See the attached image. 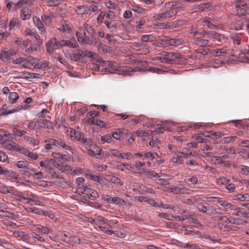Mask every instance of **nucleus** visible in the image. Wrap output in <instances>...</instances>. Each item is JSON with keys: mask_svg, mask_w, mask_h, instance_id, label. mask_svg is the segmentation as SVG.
<instances>
[{"mask_svg": "<svg viewBox=\"0 0 249 249\" xmlns=\"http://www.w3.org/2000/svg\"><path fill=\"white\" fill-rule=\"evenodd\" d=\"M92 63L91 64L99 65L102 67H105L107 64L108 65H110L111 69L115 72L117 71H124L126 68L125 67L119 66L116 65H114L111 62L106 61L103 60L100 57H99L98 55L96 54V56L93 57L91 60Z\"/></svg>", "mask_w": 249, "mask_h": 249, "instance_id": "1", "label": "nucleus"}, {"mask_svg": "<svg viewBox=\"0 0 249 249\" xmlns=\"http://www.w3.org/2000/svg\"><path fill=\"white\" fill-rule=\"evenodd\" d=\"M234 5L237 14L239 16H244L249 13V5L244 1L236 0L234 2Z\"/></svg>", "mask_w": 249, "mask_h": 249, "instance_id": "2", "label": "nucleus"}, {"mask_svg": "<svg viewBox=\"0 0 249 249\" xmlns=\"http://www.w3.org/2000/svg\"><path fill=\"white\" fill-rule=\"evenodd\" d=\"M76 36L78 42L82 44H89L91 42L89 36L86 35L82 27H79L76 32Z\"/></svg>", "mask_w": 249, "mask_h": 249, "instance_id": "3", "label": "nucleus"}, {"mask_svg": "<svg viewBox=\"0 0 249 249\" xmlns=\"http://www.w3.org/2000/svg\"><path fill=\"white\" fill-rule=\"evenodd\" d=\"M59 45L60 43H59L58 39L53 37L51 38L47 43V52L49 54H52L55 50L60 48Z\"/></svg>", "mask_w": 249, "mask_h": 249, "instance_id": "4", "label": "nucleus"}, {"mask_svg": "<svg viewBox=\"0 0 249 249\" xmlns=\"http://www.w3.org/2000/svg\"><path fill=\"white\" fill-rule=\"evenodd\" d=\"M51 162H55V160L53 159L46 160H44L41 161L39 162V165L41 167L44 168L49 171V173L52 175L53 177L56 178H59V176L55 173V172L51 167L50 163Z\"/></svg>", "mask_w": 249, "mask_h": 249, "instance_id": "5", "label": "nucleus"}, {"mask_svg": "<svg viewBox=\"0 0 249 249\" xmlns=\"http://www.w3.org/2000/svg\"><path fill=\"white\" fill-rule=\"evenodd\" d=\"M166 58H163L162 62L169 63L172 61L182 58V55L178 52H166L165 53Z\"/></svg>", "mask_w": 249, "mask_h": 249, "instance_id": "6", "label": "nucleus"}, {"mask_svg": "<svg viewBox=\"0 0 249 249\" xmlns=\"http://www.w3.org/2000/svg\"><path fill=\"white\" fill-rule=\"evenodd\" d=\"M189 32L191 35L197 39V40L201 39L202 38L205 37V35L208 36V32L198 30L195 28L190 29Z\"/></svg>", "mask_w": 249, "mask_h": 249, "instance_id": "7", "label": "nucleus"}, {"mask_svg": "<svg viewBox=\"0 0 249 249\" xmlns=\"http://www.w3.org/2000/svg\"><path fill=\"white\" fill-rule=\"evenodd\" d=\"M27 203L31 205H38L43 206L44 204L41 200V198L37 195L31 194L28 197Z\"/></svg>", "mask_w": 249, "mask_h": 249, "instance_id": "8", "label": "nucleus"}, {"mask_svg": "<svg viewBox=\"0 0 249 249\" xmlns=\"http://www.w3.org/2000/svg\"><path fill=\"white\" fill-rule=\"evenodd\" d=\"M80 192L88 197H92L96 198L99 197V195L95 190L86 185L82 190H80Z\"/></svg>", "mask_w": 249, "mask_h": 249, "instance_id": "9", "label": "nucleus"}, {"mask_svg": "<svg viewBox=\"0 0 249 249\" xmlns=\"http://www.w3.org/2000/svg\"><path fill=\"white\" fill-rule=\"evenodd\" d=\"M57 30L62 33L68 34L71 31V28L70 24L65 21H61L60 24L56 26Z\"/></svg>", "mask_w": 249, "mask_h": 249, "instance_id": "10", "label": "nucleus"}, {"mask_svg": "<svg viewBox=\"0 0 249 249\" xmlns=\"http://www.w3.org/2000/svg\"><path fill=\"white\" fill-rule=\"evenodd\" d=\"M173 14L174 12L171 10H167L162 13L156 14L153 18L155 20L162 21L167 18L172 17Z\"/></svg>", "mask_w": 249, "mask_h": 249, "instance_id": "11", "label": "nucleus"}, {"mask_svg": "<svg viewBox=\"0 0 249 249\" xmlns=\"http://www.w3.org/2000/svg\"><path fill=\"white\" fill-rule=\"evenodd\" d=\"M16 53V52L12 50L2 51L0 53V59L3 61H7L11 56L15 55Z\"/></svg>", "mask_w": 249, "mask_h": 249, "instance_id": "12", "label": "nucleus"}, {"mask_svg": "<svg viewBox=\"0 0 249 249\" xmlns=\"http://www.w3.org/2000/svg\"><path fill=\"white\" fill-rule=\"evenodd\" d=\"M60 43L59 46L61 47L67 46L71 48H76L78 46V44L75 42L74 38L72 40L58 39Z\"/></svg>", "mask_w": 249, "mask_h": 249, "instance_id": "13", "label": "nucleus"}, {"mask_svg": "<svg viewBox=\"0 0 249 249\" xmlns=\"http://www.w3.org/2000/svg\"><path fill=\"white\" fill-rule=\"evenodd\" d=\"M172 123L170 121H165L164 124H157V129L156 132L158 133H163L165 130L170 131L171 128L169 125L171 124Z\"/></svg>", "mask_w": 249, "mask_h": 249, "instance_id": "14", "label": "nucleus"}, {"mask_svg": "<svg viewBox=\"0 0 249 249\" xmlns=\"http://www.w3.org/2000/svg\"><path fill=\"white\" fill-rule=\"evenodd\" d=\"M56 145H57L59 148H61L62 149L65 150H69L72 153H74L75 152L74 148L67 144L62 139L58 137L56 138Z\"/></svg>", "mask_w": 249, "mask_h": 249, "instance_id": "15", "label": "nucleus"}, {"mask_svg": "<svg viewBox=\"0 0 249 249\" xmlns=\"http://www.w3.org/2000/svg\"><path fill=\"white\" fill-rule=\"evenodd\" d=\"M208 36L213 38L214 40H216L218 42H221L223 40L225 39L224 35L217 33L214 31L208 32Z\"/></svg>", "mask_w": 249, "mask_h": 249, "instance_id": "16", "label": "nucleus"}, {"mask_svg": "<svg viewBox=\"0 0 249 249\" xmlns=\"http://www.w3.org/2000/svg\"><path fill=\"white\" fill-rule=\"evenodd\" d=\"M104 23L108 30L110 33H116L118 31L117 24L112 22V20H106Z\"/></svg>", "mask_w": 249, "mask_h": 249, "instance_id": "17", "label": "nucleus"}, {"mask_svg": "<svg viewBox=\"0 0 249 249\" xmlns=\"http://www.w3.org/2000/svg\"><path fill=\"white\" fill-rule=\"evenodd\" d=\"M33 21L39 31L40 33L42 35L44 34L45 33V29L42 22L43 21L37 17H35L33 18Z\"/></svg>", "mask_w": 249, "mask_h": 249, "instance_id": "18", "label": "nucleus"}, {"mask_svg": "<svg viewBox=\"0 0 249 249\" xmlns=\"http://www.w3.org/2000/svg\"><path fill=\"white\" fill-rule=\"evenodd\" d=\"M50 68L51 66L50 63L46 60H37V63L34 65V69H45Z\"/></svg>", "mask_w": 249, "mask_h": 249, "instance_id": "19", "label": "nucleus"}, {"mask_svg": "<svg viewBox=\"0 0 249 249\" xmlns=\"http://www.w3.org/2000/svg\"><path fill=\"white\" fill-rule=\"evenodd\" d=\"M12 234L14 237L20 238L25 241H29L31 239L30 236L23 231H14Z\"/></svg>", "mask_w": 249, "mask_h": 249, "instance_id": "20", "label": "nucleus"}, {"mask_svg": "<svg viewBox=\"0 0 249 249\" xmlns=\"http://www.w3.org/2000/svg\"><path fill=\"white\" fill-rule=\"evenodd\" d=\"M44 142L45 149L47 150H51L53 146L56 145V138H48Z\"/></svg>", "mask_w": 249, "mask_h": 249, "instance_id": "21", "label": "nucleus"}, {"mask_svg": "<svg viewBox=\"0 0 249 249\" xmlns=\"http://www.w3.org/2000/svg\"><path fill=\"white\" fill-rule=\"evenodd\" d=\"M112 137L109 134L104 135L103 136L99 135L97 137V141L98 142L101 144H104L106 143H110L112 141Z\"/></svg>", "mask_w": 249, "mask_h": 249, "instance_id": "22", "label": "nucleus"}, {"mask_svg": "<svg viewBox=\"0 0 249 249\" xmlns=\"http://www.w3.org/2000/svg\"><path fill=\"white\" fill-rule=\"evenodd\" d=\"M196 44L202 47H211L213 45V43L209 39H198L196 41Z\"/></svg>", "mask_w": 249, "mask_h": 249, "instance_id": "23", "label": "nucleus"}, {"mask_svg": "<svg viewBox=\"0 0 249 249\" xmlns=\"http://www.w3.org/2000/svg\"><path fill=\"white\" fill-rule=\"evenodd\" d=\"M87 124L88 125H94L97 126H99L101 128H105L106 124L104 122L102 121H100L97 119L96 120H90L89 121H87Z\"/></svg>", "mask_w": 249, "mask_h": 249, "instance_id": "24", "label": "nucleus"}, {"mask_svg": "<svg viewBox=\"0 0 249 249\" xmlns=\"http://www.w3.org/2000/svg\"><path fill=\"white\" fill-rule=\"evenodd\" d=\"M167 41L168 45L175 46H179L184 42V40L181 38H170L167 39Z\"/></svg>", "mask_w": 249, "mask_h": 249, "instance_id": "25", "label": "nucleus"}, {"mask_svg": "<svg viewBox=\"0 0 249 249\" xmlns=\"http://www.w3.org/2000/svg\"><path fill=\"white\" fill-rule=\"evenodd\" d=\"M31 17V11L28 8H22L20 11V18L23 20L28 19Z\"/></svg>", "mask_w": 249, "mask_h": 249, "instance_id": "26", "label": "nucleus"}, {"mask_svg": "<svg viewBox=\"0 0 249 249\" xmlns=\"http://www.w3.org/2000/svg\"><path fill=\"white\" fill-rule=\"evenodd\" d=\"M27 126L29 130H36L37 132V130L40 128L39 120L37 121H31L28 124Z\"/></svg>", "mask_w": 249, "mask_h": 249, "instance_id": "27", "label": "nucleus"}, {"mask_svg": "<svg viewBox=\"0 0 249 249\" xmlns=\"http://www.w3.org/2000/svg\"><path fill=\"white\" fill-rule=\"evenodd\" d=\"M57 168L59 170L67 174L71 173L72 171L71 166L64 165L62 163L58 164L57 165Z\"/></svg>", "mask_w": 249, "mask_h": 249, "instance_id": "28", "label": "nucleus"}, {"mask_svg": "<svg viewBox=\"0 0 249 249\" xmlns=\"http://www.w3.org/2000/svg\"><path fill=\"white\" fill-rule=\"evenodd\" d=\"M19 98V95L16 92H11L9 93L8 96V102L13 104L15 103Z\"/></svg>", "mask_w": 249, "mask_h": 249, "instance_id": "29", "label": "nucleus"}, {"mask_svg": "<svg viewBox=\"0 0 249 249\" xmlns=\"http://www.w3.org/2000/svg\"><path fill=\"white\" fill-rule=\"evenodd\" d=\"M158 157V155L156 152H148L143 153V160L146 159L153 160Z\"/></svg>", "mask_w": 249, "mask_h": 249, "instance_id": "30", "label": "nucleus"}, {"mask_svg": "<svg viewBox=\"0 0 249 249\" xmlns=\"http://www.w3.org/2000/svg\"><path fill=\"white\" fill-rule=\"evenodd\" d=\"M39 124L40 128H52V124L51 122L50 121L45 119H40Z\"/></svg>", "mask_w": 249, "mask_h": 249, "instance_id": "31", "label": "nucleus"}, {"mask_svg": "<svg viewBox=\"0 0 249 249\" xmlns=\"http://www.w3.org/2000/svg\"><path fill=\"white\" fill-rule=\"evenodd\" d=\"M10 136L8 132L5 131L2 129H0V142L4 143L8 140Z\"/></svg>", "mask_w": 249, "mask_h": 249, "instance_id": "32", "label": "nucleus"}, {"mask_svg": "<svg viewBox=\"0 0 249 249\" xmlns=\"http://www.w3.org/2000/svg\"><path fill=\"white\" fill-rule=\"evenodd\" d=\"M228 50L226 47L219 49H215L213 51V53L216 56H224L227 54Z\"/></svg>", "mask_w": 249, "mask_h": 249, "instance_id": "33", "label": "nucleus"}, {"mask_svg": "<svg viewBox=\"0 0 249 249\" xmlns=\"http://www.w3.org/2000/svg\"><path fill=\"white\" fill-rule=\"evenodd\" d=\"M187 218L189 223L194 224V226L196 228H199L202 227V224L198 221V220L194 216L192 215H189Z\"/></svg>", "mask_w": 249, "mask_h": 249, "instance_id": "34", "label": "nucleus"}, {"mask_svg": "<svg viewBox=\"0 0 249 249\" xmlns=\"http://www.w3.org/2000/svg\"><path fill=\"white\" fill-rule=\"evenodd\" d=\"M26 55H24L23 56L19 57L16 59L14 62V64L22 65L24 67L26 68Z\"/></svg>", "mask_w": 249, "mask_h": 249, "instance_id": "35", "label": "nucleus"}, {"mask_svg": "<svg viewBox=\"0 0 249 249\" xmlns=\"http://www.w3.org/2000/svg\"><path fill=\"white\" fill-rule=\"evenodd\" d=\"M52 156L56 159L61 160L63 162L67 161L68 160V156L65 154H61L59 153L54 152L52 154Z\"/></svg>", "mask_w": 249, "mask_h": 249, "instance_id": "36", "label": "nucleus"}, {"mask_svg": "<svg viewBox=\"0 0 249 249\" xmlns=\"http://www.w3.org/2000/svg\"><path fill=\"white\" fill-rule=\"evenodd\" d=\"M88 7L83 5L79 6H77L75 8V12H76L78 14L83 15L85 14H88L87 13Z\"/></svg>", "mask_w": 249, "mask_h": 249, "instance_id": "37", "label": "nucleus"}, {"mask_svg": "<svg viewBox=\"0 0 249 249\" xmlns=\"http://www.w3.org/2000/svg\"><path fill=\"white\" fill-rule=\"evenodd\" d=\"M111 203L118 205H124L126 204V202L119 197H113L111 200Z\"/></svg>", "mask_w": 249, "mask_h": 249, "instance_id": "38", "label": "nucleus"}, {"mask_svg": "<svg viewBox=\"0 0 249 249\" xmlns=\"http://www.w3.org/2000/svg\"><path fill=\"white\" fill-rule=\"evenodd\" d=\"M85 179L83 178H78L76 179V184L78 187L77 191L82 190L86 185L84 184Z\"/></svg>", "mask_w": 249, "mask_h": 249, "instance_id": "39", "label": "nucleus"}, {"mask_svg": "<svg viewBox=\"0 0 249 249\" xmlns=\"http://www.w3.org/2000/svg\"><path fill=\"white\" fill-rule=\"evenodd\" d=\"M0 192L3 194H13L14 191L12 187L7 186H0Z\"/></svg>", "mask_w": 249, "mask_h": 249, "instance_id": "40", "label": "nucleus"}, {"mask_svg": "<svg viewBox=\"0 0 249 249\" xmlns=\"http://www.w3.org/2000/svg\"><path fill=\"white\" fill-rule=\"evenodd\" d=\"M166 6H170V8L172 9H180L183 7V4L179 2H176L175 4H172V2H168L165 4Z\"/></svg>", "mask_w": 249, "mask_h": 249, "instance_id": "41", "label": "nucleus"}, {"mask_svg": "<svg viewBox=\"0 0 249 249\" xmlns=\"http://www.w3.org/2000/svg\"><path fill=\"white\" fill-rule=\"evenodd\" d=\"M20 22L18 18H13L9 21V28L10 29H13L16 26H18Z\"/></svg>", "mask_w": 249, "mask_h": 249, "instance_id": "42", "label": "nucleus"}, {"mask_svg": "<svg viewBox=\"0 0 249 249\" xmlns=\"http://www.w3.org/2000/svg\"><path fill=\"white\" fill-rule=\"evenodd\" d=\"M12 132L15 135L18 137L24 136L27 133L26 131L20 130L15 126L13 128Z\"/></svg>", "mask_w": 249, "mask_h": 249, "instance_id": "43", "label": "nucleus"}, {"mask_svg": "<svg viewBox=\"0 0 249 249\" xmlns=\"http://www.w3.org/2000/svg\"><path fill=\"white\" fill-rule=\"evenodd\" d=\"M175 155L176 156L173 157L171 160V161L173 163H176L178 162L180 164H183L184 163V160L181 159V158H182V155H179L178 154H176Z\"/></svg>", "mask_w": 249, "mask_h": 249, "instance_id": "44", "label": "nucleus"}, {"mask_svg": "<svg viewBox=\"0 0 249 249\" xmlns=\"http://www.w3.org/2000/svg\"><path fill=\"white\" fill-rule=\"evenodd\" d=\"M84 27L88 35L92 37L93 36V30L92 27L87 23H84Z\"/></svg>", "mask_w": 249, "mask_h": 249, "instance_id": "45", "label": "nucleus"}, {"mask_svg": "<svg viewBox=\"0 0 249 249\" xmlns=\"http://www.w3.org/2000/svg\"><path fill=\"white\" fill-rule=\"evenodd\" d=\"M30 234L33 239H36L40 242H45V240L43 237L41 236L39 234L36 233L34 231H32L30 233Z\"/></svg>", "mask_w": 249, "mask_h": 249, "instance_id": "46", "label": "nucleus"}, {"mask_svg": "<svg viewBox=\"0 0 249 249\" xmlns=\"http://www.w3.org/2000/svg\"><path fill=\"white\" fill-rule=\"evenodd\" d=\"M204 22L207 27L211 29H216L218 28L217 26L212 23L211 19L209 18H206Z\"/></svg>", "mask_w": 249, "mask_h": 249, "instance_id": "47", "label": "nucleus"}, {"mask_svg": "<svg viewBox=\"0 0 249 249\" xmlns=\"http://www.w3.org/2000/svg\"><path fill=\"white\" fill-rule=\"evenodd\" d=\"M29 211L30 212L32 213H34L39 215H46L45 212L43 210L39 209L36 207L30 208L29 209Z\"/></svg>", "mask_w": 249, "mask_h": 249, "instance_id": "48", "label": "nucleus"}, {"mask_svg": "<svg viewBox=\"0 0 249 249\" xmlns=\"http://www.w3.org/2000/svg\"><path fill=\"white\" fill-rule=\"evenodd\" d=\"M131 9L133 11L140 14L144 13L146 11V9H144L137 5H132L131 6Z\"/></svg>", "mask_w": 249, "mask_h": 249, "instance_id": "49", "label": "nucleus"}, {"mask_svg": "<svg viewBox=\"0 0 249 249\" xmlns=\"http://www.w3.org/2000/svg\"><path fill=\"white\" fill-rule=\"evenodd\" d=\"M24 139L30 144L35 145L37 144V141L36 139L34 137H31L28 136H24Z\"/></svg>", "mask_w": 249, "mask_h": 249, "instance_id": "50", "label": "nucleus"}, {"mask_svg": "<svg viewBox=\"0 0 249 249\" xmlns=\"http://www.w3.org/2000/svg\"><path fill=\"white\" fill-rule=\"evenodd\" d=\"M41 18L44 23H49L52 20V15L50 14H44L41 16Z\"/></svg>", "mask_w": 249, "mask_h": 249, "instance_id": "51", "label": "nucleus"}, {"mask_svg": "<svg viewBox=\"0 0 249 249\" xmlns=\"http://www.w3.org/2000/svg\"><path fill=\"white\" fill-rule=\"evenodd\" d=\"M231 215L242 216L245 218L249 217V213L243 212L240 210H238L236 212L233 213Z\"/></svg>", "mask_w": 249, "mask_h": 249, "instance_id": "52", "label": "nucleus"}, {"mask_svg": "<svg viewBox=\"0 0 249 249\" xmlns=\"http://www.w3.org/2000/svg\"><path fill=\"white\" fill-rule=\"evenodd\" d=\"M87 115L88 117V120L87 121H89L90 120H92V119L95 120V118L99 116V113L95 111H90L89 112Z\"/></svg>", "mask_w": 249, "mask_h": 249, "instance_id": "53", "label": "nucleus"}, {"mask_svg": "<svg viewBox=\"0 0 249 249\" xmlns=\"http://www.w3.org/2000/svg\"><path fill=\"white\" fill-rule=\"evenodd\" d=\"M37 61V59L36 58H34L31 56H26V66L28 65L31 64L32 65H35Z\"/></svg>", "mask_w": 249, "mask_h": 249, "instance_id": "54", "label": "nucleus"}, {"mask_svg": "<svg viewBox=\"0 0 249 249\" xmlns=\"http://www.w3.org/2000/svg\"><path fill=\"white\" fill-rule=\"evenodd\" d=\"M237 137L236 136H231V137H226L224 138L222 141H223V143L224 144L229 143L231 142H233L235 141Z\"/></svg>", "mask_w": 249, "mask_h": 249, "instance_id": "55", "label": "nucleus"}, {"mask_svg": "<svg viewBox=\"0 0 249 249\" xmlns=\"http://www.w3.org/2000/svg\"><path fill=\"white\" fill-rule=\"evenodd\" d=\"M238 59L240 62L249 64V58L244 53H241L239 54Z\"/></svg>", "mask_w": 249, "mask_h": 249, "instance_id": "56", "label": "nucleus"}, {"mask_svg": "<svg viewBox=\"0 0 249 249\" xmlns=\"http://www.w3.org/2000/svg\"><path fill=\"white\" fill-rule=\"evenodd\" d=\"M109 154L114 156L116 158L120 159L121 156V153L120 151L116 149H111L109 150Z\"/></svg>", "mask_w": 249, "mask_h": 249, "instance_id": "57", "label": "nucleus"}, {"mask_svg": "<svg viewBox=\"0 0 249 249\" xmlns=\"http://www.w3.org/2000/svg\"><path fill=\"white\" fill-rule=\"evenodd\" d=\"M74 140L76 141H78L81 142L82 140V139L84 137V134L80 132V131H76V133L74 135Z\"/></svg>", "mask_w": 249, "mask_h": 249, "instance_id": "58", "label": "nucleus"}, {"mask_svg": "<svg viewBox=\"0 0 249 249\" xmlns=\"http://www.w3.org/2000/svg\"><path fill=\"white\" fill-rule=\"evenodd\" d=\"M32 39H34L36 45L37 46H39L42 44V41L40 39L39 36L36 34L35 32L34 33V35H33L32 36Z\"/></svg>", "mask_w": 249, "mask_h": 249, "instance_id": "59", "label": "nucleus"}, {"mask_svg": "<svg viewBox=\"0 0 249 249\" xmlns=\"http://www.w3.org/2000/svg\"><path fill=\"white\" fill-rule=\"evenodd\" d=\"M72 241L74 243L78 244H87V240H86V239L79 238L77 237H74L72 239Z\"/></svg>", "mask_w": 249, "mask_h": 249, "instance_id": "60", "label": "nucleus"}, {"mask_svg": "<svg viewBox=\"0 0 249 249\" xmlns=\"http://www.w3.org/2000/svg\"><path fill=\"white\" fill-rule=\"evenodd\" d=\"M13 215H14V214L12 213H10L7 211L0 210V217H12Z\"/></svg>", "mask_w": 249, "mask_h": 249, "instance_id": "61", "label": "nucleus"}, {"mask_svg": "<svg viewBox=\"0 0 249 249\" xmlns=\"http://www.w3.org/2000/svg\"><path fill=\"white\" fill-rule=\"evenodd\" d=\"M229 181L225 177H222L216 180V183L219 185L226 184Z\"/></svg>", "mask_w": 249, "mask_h": 249, "instance_id": "62", "label": "nucleus"}, {"mask_svg": "<svg viewBox=\"0 0 249 249\" xmlns=\"http://www.w3.org/2000/svg\"><path fill=\"white\" fill-rule=\"evenodd\" d=\"M62 0H50L48 2L49 6H56L62 2Z\"/></svg>", "mask_w": 249, "mask_h": 249, "instance_id": "63", "label": "nucleus"}, {"mask_svg": "<svg viewBox=\"0 0 249 249\" xmlns=\"http://www.w3.org/2000/svg\"><path fill=\"white\" fill-rule=\"evenodd\" d=\"M228 223L236 224V225H241L242 224L241 219H239V218H229V220H228Z\"/></svg>", "mask_w": 249, "mask_h": 249, "instance_id": "64", "label": "nucleus"}]
</instances>
